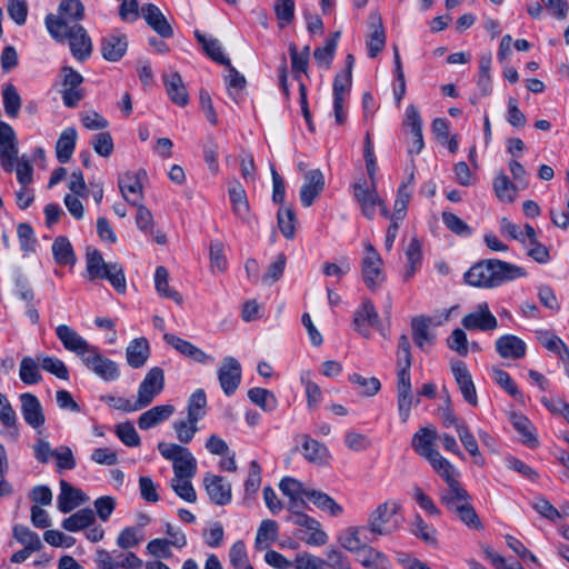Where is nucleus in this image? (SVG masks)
<instances>
[{
  "mask_svg": "<svg viewBox=\"0 0 569 569\" xmlns=\"http://www.w3.org/2000/svg\"><path fill=\"white\" fill-rule=\"evenodd\" d=\"M523 268L499 259H486L475 263L465 274L466 283L478 288H495L503 282L525 277Z\"/></svg>",
  "mask_w": 569,
  "mask_h": 569,
  "instance_id": "obj_1",
  "label": "nucleus"
},
{
  "mask_svg": "<svg viewBox=\"0 0 569 569\" xmlns=\"http://www.w3.org/2000/svg\"><path fill=\"white\" fill-rule=\"evenodd\" d=\"M18 139L14 129L2 121V170L16 172L19 184L29 186L33 182V166L27 154L19 157Z\"/></svg>",
  "mask_w": 569,
  "mask_h": 569,
  "instance_id": "obj_2",
  "label": "nucleus"
},
{
  "mask_svg": "<svg viewBox=\"0 0 569 569\" xmlns=\"http://www.w3.org/2000/svg\"><path fill=\"white\" fill-rule=\"evenodd\" d=\"M86 270L90 281L108 280L118 293L126 292L127 281L122 266L118 262L107 263L98 249L87 250Z\"/></svg>",
  "mask_w": 569,
  "mask_h": 569,
  "instance_id": "obj_3",
  "label": "nucleus"
},
{
  "mask_svg": "<svg viewBox=\"0 0 569 569\" xmlns=\"http://www.w3.org/2000/svg\"><path fill=\"white\" fill-rule=\"evenodd\" d=\"M158 450L160 455L172 462L174 478L177 480L191 479L197 473V460L187 447L159 442Z\"/></svg>",
  "mask_w": 569,
  "mask_h": 569,
  "instance_id": "obj_4",
  "label": "nucleus"
},
{
  "mask_svg": "<svg viewBox=\"0 0 569 569\" xmlns=\"http://www.w3.org/2000/svg\"><path fill=\"white\" fill-rule=\"evenodd\" d=\"M84 18V6L81 0H61L57 14H47L44 22L51 37H61L60 31L67 30L69 23H78Z\"/></svg>",
  "mask_w": 569,
  "mask_h": 569,
  "instance_id": "obj_5",
  "label": "nucleus"
},
{
  "mask_svg": "<svg viewBox=\"0 0 569 569\" xmlns=\"http://www.w3.org/2000/svg\"><path fill=\"white\" fill-rule=\"evenodd\" d=\"M61 37H52L56 41L64 42L69 41L70 50L72 56L78 61L87 60L92 52V41L87 30L79 23L67 28V30L60 31Z\"/></svg>",
  "mask_w": 569,
  "mask_h": 569,
  "instance_id": "obj_6",
  "label": "nucleus"
},
{
  "mask_svg": "<svg viewBox=\"0 0 569 569\" xmlns=\"http://www.w3.org/2000/svg\"><path fill=\"white\" fill-rule=\"evenodd\" d=\"M411 366L402 365L397 366V402L399 416L402 422H407L410 416L411 406L413 403L411 377Z\"/></svg>",
  "mask_w": 569,
  "mask_h": 569,
  "instance_id": "obj_7",
  "label": "nucleus"
},
{
  "mask_svg": "<svg viewBox=\"0 0 569 569\" xmlns=\"http://www.w3.org/2000/svg\"><path fill=\"white\" fill-rule=\"evenodd\" d=\"M401 505L398 501H386L380 503L369 516V531L375 535L386 536L397 529L387 525L400 511Z\"/></svg>",
  "mask_w": 569,
  "mask_h": 569,
  "instance_id": "obj_8",
  "label": "nucleus"
},
{
  "mask_svg": "<svg viewBox=\"0 0 569 569\" xmlns=\"http://www.w3.org/2000/svg\"><path fill=\"white\" fill-rule=\"evenodd\" d=\"M382 259L371 243L366 244V256L361 262L362 279L368 289L375 290L385 279Z\"/></svg>",
  "mask_w": 569,
  "mask_h": 569,
  "instance_id": "obj_9",
  "label": "nucleus"
},
{
  "mask_svg": "<svg viewBox=\"0 0 569 569\" xmlns=\"http://www.w3.org/2000/svg\"><path fill=\"white\" fill-rule=\"evenodd\" d=\"M82 363L104 381H114L120 377V369L116 361L106 358L99 347L83 358Z\"/></svg>",
  "mask_w": 569,
  "mask_h": 569,
  "instance_id": "obj_10",
  "label": "nucleus"
},
{
  "mask_svg": "<svg viewBox=\"0 0 569 569\" xmlns=\"http://www.w3.org/2000/svg\"><path fill=\"white\" fill-rule=\"evenodd\" d=\"M286 520L288 522L293 523L300 528H305L310 531V535L305 538L297 533V537L302 539L309 546H323L328 541V535L320 529V522L308 516L305 512H295V515H289Z\"/></svg>",
  "mask_w": 569,
  "mask_h": 569,
  "instance_id": "obj_11",
  "label": "nucleus"
},
{
  "mask_svg": "<svg viewBox=\"0 0 569 569\" xmlns=\"http://www.w3.org/2000/svg\"><path fill=\"white\" fill-rule=\"evenodd\" d=\"M56 335L63 345L64 349L74 352L81 361L88 357L91 351H96L97 346L90 345L76 330L67 325H60L56 328Z\"/></svg>",
  "mask_w": 569,
  "mask_h": 569,
  "instance_id": "obj_12",
  "label": "nucleus"
},
{
  "mask_svg": "<svg viewBox=\"0 0 569 569\" xmlns=\"http://www.w3.org/2000/svg\"><path fill=\"white\" fill-rule=\"evenodd\" d=\"M242 378L241 365L233 357H226L221 367L218 369V380L226 396H232Z\"/></svg>",
  "mask_w": 569,
  "mask_h": 569,
  "instance_id": "obj_13",
  "label": "nucleus"
},
{
  "mask_svg": "<svg viewBox=\"0 0 569 569\" xmlns=\"http://www.w3.org/2000/svg\"><path fill=\"white\" fill-rule=\"evenodd\" d=\"M164 388V373L160 367L151 368L138 388V398L147 408Z\"/></svg>",
  "mask_w": 569,
  "mask_h": 569,
  "instance_id": "obj_14",
  "label": "nucleus"
},
{
  "mask_svg": "<svg viewBox=\"0 0 569 569\" xmlns=\"http://www.w3.org/2000/svg\"><path fill=\"white\" fill-rule=\"evenodd\" d=\"M353 197L361 207L363 216L372 219L376 214L377 204H382V200L378 197L376 191V183L370 182L368 186L366 179H360L352 186Z\"/></svg>",
  "mask_w": 569,
  "mask_h": 569,
  "instance_id": "obj_15",
  "label": "nucleus"
},
{
  "mask_svg": "<svg viewBox=\"0 0 569 569\" xmlns=\"http://www.w3.org/2000/svg\"><path fill=\"white\" fill-rule=\"evenodd\" d=\"M451 371L465 401L476 407L478 405L477 391L467 365L457 360L451 363Z\"/></svg>",
  "mask_w": 569,
  "mask_h": 569,
  "instance_id": "obj_16",
  "label": "nucleus"
},
{
  "mask_svg": "<svg viewBox=\"0 0 569 569\" xmlns=\"http://www.w3.org/2000/svg\"><path fill=\"white\" fill-rule=\"evenodd\" d=\"M461 323L467 330H493L498 326L496 317L490 312L488 303L481 302L478 305V310L466 315Z\"/></svg>",
  "mask_w": 569,
  "mask_h": 569,
  "instance_id": "obj_17",
  "label": "nucleus"
},
{
  "mask_svg": "<svg viewBox=\"0 0 569 569\" xmlns=\"http://www.w3.org/2000/svg\"><path fill=\"white\" fill-rule=\"evenodd\" d=\"M206 491L217 506H226L232 499L231 485L221 476L207 475L203 479Z\"/></svg>",
  "mask_w": 569,
  "mask_h": 569,
  "instance_id": "obj_18",
  "label": "nucleus"
},
{
  "mask_svg": "<svg viewBox=\"0 0 569 569\" xmlns=\"http://www.w3.org/2000/svg\"><path fill=\"white\" fill-rule=\"evenodd\" d=\"M325 189V176L320 169H313L305 174V182L300 189V201L305 208L312 206Z\"/></svg>",
  "mask_w": 569,
  "mask_h": 569,
  "instance_id": "obj_19",
  "label": "nucleus"
},
{
  "mask_svg": "<svg viewBox=\"0 0 569 569\" xmlns=\"http://www.w3.org/2000/svg\"><path fill=\"white\" fill-rule=\"evenodd\" d=\"M60 493L57 499V507L60 512L69 513L78 506L88 501V496L78 488H74L67 480H60Z\"/></svg>",
  "mask_w": 569,
  "mask_h": 569,
  "instance_id": "obj_20",
  "label": "nucleus"
},
{
  "mask_svg": "<svg viewBox=\"0 0 569 569\" xmlns=\"http://www.w3.org/2000/svg\"><path fill=\"white\" fill-rule=\"evenodd\" d=\"M438 437L437 430L433 427L420 428L411 440V446L416 453L425 459L439 457V451L433 448L435 441Z\"/></svg>",
  "mask_w": 569,
  "mask_h": 569,
  "instance_id": "obj_21",
  "label": "nucleus"
},
{
  "mask_svg": "<svg viewBox=\"0 0 569 569\" xmlns=\"http://www.w3.org/2000/svg\"><path fill=\"white\" fill-rule=\"evenodd\" d=\"M378 321L379 316L373 303L371 300L366 299L355 311L352 325L356 331L368 338L370 336V328L376 326Z\"/></svg>",
  "mask_w": 569,
  "mask_h": 569,
  "instance_id": "obj_22",
  "label": "nucleus"
},
{
  "mask_svg": "<svg viewBox=\"0 0 569 569\" xmlns=\"http://www.w3.org/2000/svg\"><path fill=\"white\" fill-rule=\"evenodd\" d=\"M20 401L21 413L26 423L33 429L41 428L46 422V417L39 399L32 393L24 392L20 395Z\"/></svg>",
  "mask_w": 569,
  "mask_h": 569,
  "instance_id": "obj_23",
  "label": "nucleus"
},
{
  "mask_svg": "<svg viewBox=\"0 0 569 569\" xmlns=\"http://www.w3.org/2000/svg\"><path fill=\"white\" fill-rule=\"evenodd\" d=\"M141 14L147 24L156 31L161 38L169 39L173 37V29L168 22L161 10L153 3H147L141 8Z\"/></svg>",
  "mask_w": 569,
  "mask_h": 569,
  "instance_id": "obj_24",
  "label": "nucleus"
},
{
  "mask_svg": "<svg viewBox=\"0 0 569 569\" xmlns=\"http://www.w3.org/2000/svg\"><path fill=\"white\" fill-rule=\"evenodd\" d=\"M163 339L169 346H171L178 352L196 362L206 363L208 361L213 360L211 356L207 355L204 351H202L191 342L177 337L176 335L166 333L163 336Z\"/></svg>",
  "mask_w": 569,
  "mask_h": 569,
  "instance_id": "obj_25",
  "label": "nucleus"
},
{
  "mask_svg": "<svg viewBox=\"0 0 569 569\" xmlns=\"http://www.w3.org/2000/svg\"><path fill=\"white\" fill-rule=\"evenodd\" d=\"M127 48L128 41L124 34H108L100 41L101 54L108 61H119L124 56Z\"/></svg>",
  "mask_w": 569,
  "mask_h": 569,
  "instance_id": "obj_26",
  "label": "nucleus"
},
{
  "mask_svg": "<svg viewBox=\"0 0 569 569\" xmlns=\"http://www.w3.org/2000/svg\"><path fill=\"white\" fill-rule=\"evenodd\" d=\"M496 350L501 358L516 360L525 357L527 346L517 336L505 335L497 339Z\"/></svg>",
  "mask_w": 569,
  "mask_h": 569,
  "instance_id": "obj_27",
  "label": "nucleus"
},
{
  "mask_svg": "<svg viewBox=\"0 0 569 569\" xmlns=\"http://www.w3.org/2000/svg\"><path fill=\"white\" fill-rule=\"evenodd\" d=\"M144 178H147V171L144 169H139L136 173L126 172L119 178L118 186L126 201L133 206L137 204V201L131 200L128 193L137 194L139 199L142 198L141 180Z\"/></svg>",
  "mask_w": 569,
  "mask_h": 569,
  "instance_id": "obj_28",
  "label": "nucleus"
},
{
  "mask_svg": "<svg viewBox=\"0 0 569 569\" xmlns=\"http://www.w3.org/2000/svg\"><path fill=\"white\" fill-rule=\"evenodd\" d=\"M150 357V345L147 338H136L128 345L126 349V358L128 365L138 369L146 365Z\"/></svg>",
  "mask_w": 569,
  "mask_h": 569,
  "instance_id": "obj_29",
  "label": "nucleus"
},
{
  "mask_svg": "<svg viewBox=\"0 0 569 569\" xmlns=\"http://www.w3.org/2000/svg\"><path fill=\"white\" fill-rule=\"evenodd\" d=\"M163 83L169 99L179 107H184L189 102V94L184 87L181 76L178 72H171L163 76Z\"/></svg>",
  "mask_w": 569,
  "mask_h": 569,
  "instance_id": "obj_30",
  "label": "nucleus"
},
{
  "mask_svg": "<svg viewBox=\"0 0 569 569\" xmlns=\"http://www.w3.org/2000/svg\"><path fill=\"white\" fill-rule=\"evenodd\" d=\"M467 500H471V496L458 479L448 482L447 489L440 493V502L447 508L448 511H451Z\"/></svg>",
  "mask_w": 569,
  "mask_h": 569,
  "instance_id": "obj_31",
  "label": "nucleus"
},
{
  "mask_svg": "<svg viewBox=\"0 0 569 569\" xmlns=\"http://www.w3.org/2000/svg\"><path fill=\"white\" fill-rule=\"evenodd\" d=\"M511 425L516 431L522 436L521 442L530 449L539 447V440L536 435V428L532 422L522 413H512L510 417Z\"/></svg>",
  "mask_w": 569,
  "mask_h": 569,
  "instance_id": "obj_32",
  "label": "nucleus"
},
{
  "mask_svg": "<svg viewBox=\"0 0 569 569\" xmlns=\"http://www.w3.org/2000/svg\"><path fill=\"white\" fill-rule=\"evenodd\" d=\"M173 412L174 407L172 405H160L152 407L138 418V427L141 430H148L169 419Z\"/></svg>",
  "mask_w": 569,
  "mask_h": 569,
  "instance_id": "obj_33",
  "label": "nucleus"
},
{
  "mask_svg": "<svg viewBox=\"0 0 569 569\" xmlns=\"http://www.w3.org/2000/svg\"><path fill=\"white\" fill-rule=\"evenodd\" d=\"M358 553L357 560L366 569H392L391 561L382 551L367 546Z\"/></svg>",
  "mask_w": 569,
  "mask_h": 569,
  "instance_id": "obj_34",
  "label": "nucleus"
},
{
  "mask_svg": "<svg viewBox=\"0 0 569 569\" xmlns=\"http://www.w3.org/2000/svg\"><path fill=\"white\" fill-rule=\"evenodd\" d=\"M368 530L369 528L366 527H350L341 533L339 541L348 551L360 552L361 549L368 546L366 536Z\"/></svg>",
  "mask_w": 569,
  "mask_h": 569,
  "instance_id": "obj_35",
  "label": "nucleus"
},
{
  "mask_svg": "<svg viewBox=\"0 0 569 569\" xmlns=\"http://www.w3.org/2000/svg\"><path fill=\"white\" fill-rule=\"evenodd\" d=\"M76 140L77 130L73 127L62 131L56 144V156L60 163L69 162L76 148Z\"/></svg>",
  "mask_w": 569,
  "mask_h": 569,
  "instance_id": "obj_36",
  "label": "nucleus"
},
{
  "mask_svg": "<svg viewBox=\"0 0 569 569\" xmlns=\"http://www.w3.org/2000/svg\"><path fill=\"white\" fill-rule=\"evenodd\" d=\"M430 323L431 318L427 316H418L411 320L412 339L420 349H423L425 343L435 342V336L429 332Z\"/></svg>",
  "mask_w": 569,
  "mask_h": 569,
  "instance_id": "obj_37",
  "label": "nucleus"
},
{
  "mask_svg": "<svg viewBox=\"0 0 569 569\" xmlns=\"http://www.w3.org/2000/svg\"><path fill=\"white\" fill-rule=\"evenodd\" d=\"M52 254L54 262L59 266H73L76 254L71 242L64 236H59L52 243Z\"/></svg>",
  "mask_w": 569,
  "mask_h": 569,
  "instance_id": "obj_38",
  "label": "nucleus"
},
{
  "mask_svg": "<svg viewBox=\"0 0 569 569\" xmlns=\"http://www.w3.org/2000/svg\"><path fill=\"white\" fill-rule=\"evenodd\" d=\"M96 521L93 511L90 508L81 509L62 520V528L70 532H77L91 527Z\"/></svg>",
  "mask_w": 569,
  "mask_h": 569,
  "instance_id": "obj_39",
  "label": "nucleus"
},
{
  "mask_svg": "<svg viewBox=\"0 0 569 569\" xmlns=\"http://www.w3.org/2000/svg\"><path fill=\"white\" fill-rule=\"evenodd\" d=\"M2 106L8 118L17 119L22 107V99L18 89L11 83L2 88Z\"/></svg>",
  "mask_w": 569,
  "mask_h": 569,
  "instance_id": "obj_40",
  "label": "nucleus"
},
{
  "mask_svg": "<svg viewBox=\"0 0 569 569\" xmlns=\"http://www.w3.org/2000/svg\"><path fill=\"white\" fill-rule=\"evenodd\" d=\"M302 456L310 462L322 463L328 453L327 447L308 435H301Z\"/></svg>",
  "mask_w": 569,
  "mask_h": 569,
  "instance_id": "obj_41",
  "label": "nucleus"
},
{
  "mask_svg": "<svg viewBox=\"0 0 569 569\" xmlns=\"http://www.w3.org/2000/svg\"><path fill=\"white\" fill-rule=\"evenodd\" d=\"M306 499L321 511H328L332 517H338L343 512V508L333 498L320 490L309 489Z\"/></svg>",
  "mask_w": 569,
  "mask_h": 569,
  "instance_id": "obj_42",
  "label": "nucleus"
},
{
  "mask_svg": "<svg viewBox=\"0 0 569 569\" xmlns=\"http://www.w3.org/2000/svg\"><path fill=\"white\" fill-rule=\"evenodd\" d=\"M194 37L211 60L221 66L230 64V59L223 54L222 47L218 39H207L200 31H196Z\"/></svg>",
  "mask_w": 569,
  "mask_h": 569,
  "instance_id": "obj_43",
  "label": "nucleus"
},
{
  "mask_svg": "<svg viewBox=\"0 0 569 569\" xmlns=\"http://www.w3.org/2000/svg\"><path fill=\"white\" fill-rule=\"evenodd\" d=\"M249 400L261 408L264 412H271L277 409L278 400L274 393L268 389L253 387L248 390Z\"/></svg>",
  "mask_w": 569,
  "mask_h": 569,
  "instance_id": "obj_44",
  "label": "nucleus"
},
{
  "mask_svg": "<svg viewBox=\"0 0 569 569\" xmlns=\"http://www.w3.org/2000/svg\"><path fill=\"white\" fill-rule=\"evenodd\" d=\"M154 286L160 296L171 299L177 303H182V296L177 290L169 288V272L166 267H157L154 272Z\"/></svg>",
  "mask_w": 569,
  "mask_h": 569,
  "instance_id": "obj_45",
  "label": "nucleus"
},
{
  "mask_svg": "<svg viewBox=\"0 0 569 569\" xmlns=\"http://www.w3.org/2000/svg\"><path fill=\"white\" fill-rule=\"evenodd\" d=\"M207 396L203 389H197L188 399L189 422H198L206 416Z\"/></svg>",
  "mask_w": 569,
  "mask_h": 569,
  "instance_id": "obj_46",
  "label": "nucleus"
},
{
  "mask_svg": "<svg viewBox=\"0 0 569 569\" xmlns=\"http://www.w3.org/2000/svg\"><path fill=\"white\" fill-rule=\"evenodd\" d=\"M309 46H306L301 52L298 51L297 46L292 42L289 44V54L291 59V68L293 78L300 82L301 73L307 71L309 62Z\"/></svg>",
  "mask_w": 569,
  "mask_h": 569,
  "instance_id": "obj_47",
  "label": "nucleus"
},
{
  "mask_svg": "<svg viewBox=\"0 0 569 569\" xmlns=\"http://www.w3.org/2000/svg\"><path fill=\"white\" fill-rule=\"evenodd\" d=\"M450 512L457 515L459 520L466 525L470 529L481 530L483 529V525L476 512L473 506L471 505V500H467L463 503H460L458 507L452 509Z\"/></svg>",
  "mask_w": 569,
  "mask_h": 569,
  "instance_id": "obj_48",
  "label": "nucleus"
},
{
  "mask_svg": "<svg viewBox=\"0 0 569 569\" xmlns=\"http://www.w3.org/2000/svg\"><path fill=\"white\" fill-rule=\"evenodd\" d=\"M372 31L367 40L368 56L376 58L386 46V32L380 19L377 23H371Z\"/></svg>",
  "mask_w": 569,
  "mask_h": 569,
  "instance_id": "obj_49",
  "label": "nucleus"
},
{
  "mask_svg": "<svg viewBox=\"0 0 569 569\" xmlns=\"http://www.w3.org/2000/svg\"><path fill=\"white\" fill-rule=\"evenodd\" d=\"M411 533L431 547L438 546L437 530L417 515L411 527Z\"/></svg>",
  "mask_w": 569,
  "mask_h": 569,
  "instance_id": "obj_50",
  "label": "nucleus"
},
{
  "mask_svg": "<svg viewBox=\"0 0 569 569\" xmlns=\"http://www.w3.org/2000/svg\"><path fill=\"white\" fill-rule=\"evenodd\" d=\"M493 190L499 200L512 202L516 198L517 184L511 182L507 174L500 173L493 180Z\"/></svg>",
  "mask_w": 569,
  "mask_h": 569,
  "instance_id": "obj_51",
  "label": "nucleus"
},
{
  "mask_svg": "<svg viewBox=\"0 0 569 569\" xmlns=\"http://www.w3.org/2000/svg\"><path fill=\"white\" fill-rule=\"evenodd\" d=\"M19 377L26 385H37L42 377L39 370V363L31 357L22 358L20 362Z\"/></svg>",
  "mask_w": 569,
  "mask_h": 569,
  "instance_id": "obj_52",
  "label": "nucleus"
},
{
  "mask_svg": "<svg viewBox=\"0 0 569 569\" xmlns=\"http://www.w3.org/2000/svg\"><path fill=\"white\" fill-rule=\"evenodd\" d=\"M278 227L282 236L293 239L296 234V213L292 208H280L277 213Z\"/></svg>",
  "mask_w": 569,
  "mask_h": 569,
  "instance_id": "obj_53",
  "label": "nucleus"
},
{
  "mask_svg": "<svg viewBox=\"0 0 569 569\" xmlns=\"http://www.w3.org/2000/svg\"><path fill=\"white\" fill-rule=\"evenodd\" d=\"M229 197L236 216L247 220L249 217V203L244 189L241 186L230 188Z\"/></svg>",
  "mask_w": 569,
  "mask_h": 569,
  "instance_id": "obj_54",
  "label": "nucleus"
},
{
  "mask_svg": "<svg viewBox=\"0 0 569 569\" xmlns=\"http://www.w3.org/2000/svg\"><path fill=\"white\" fill-rule=\"evenodd\" d=\"M202 153L210 172L217 174L219 171V144L213 136H208L203 141Z\"/></svg>",
  "mask_w": 569,
  "mask_h": 569,
  "instance_id": "obj_55",
  "label": "nucleus"
},
{
  "mask_svg": "<svg viewBox=\"0 0 569 569\" xmlns=\"http://www.w3.org/2000/svg\"><path fill=\"white\" fill-rule=\"evenodd\" d=\"M13 537L27 547V550L39 551L43 545L37 532L30 530L28 527L17 525L13 528Z\"/></svg>",
  "mask_w": 569,
  "mask_h": 569,
  "instance_id": "obj_56",
  "label": "nucleus"
},
{
  "mask_svg": "<svg viewBox=\"0 0 569 569\" xmlns=\"http://www.w3.org/2000/svg\"><path fill=\"white\" fill-rule=\"evenodd\" d=\"M13 293L26 302L34 300V291L26 274L20 269L14 270L13 276Z\"/></svg>",
  "mask_w": 569,
  "mask_h": 569,
  "instance_id": "obj_57",
  "label": "nucleus"
},
{
  "mask_svg": "<svg viewBox=\"0 0 569 569\" xmlns=\"http://www.w3.org/2000/svg\"><path fill=\"white\" fill-rule=\"evenodd\" d=\"M340 37V32L337 31L332 34L331 38L326 40L325 47L316 48L313 51V58L318 64H325L326 68H329L331 61L333 60L337 40Z\"/></svg>",
  "mask_w": 569,
  "mask_h": 569,
  "instance_id": "obj_58",
  "label": "nucleus"
},
{
  "mask_svg": "<svg viewBox=\"0 0 569 569\" xmlns=\"http://www.w3.org/2000/svg\"><path fill=\"white\" fill-rule=\"evenodd\" d=\"M37 361L40 362L43 370L54 375L57 378L62 380L69 379V370L64 362L59 358L41 355L37 357Z\"/></svg>",
  "mask_w": 569,
  "mask_h": 569,
  "instance_id": "obj_59",
  "label": "nucleus"
},
{
  "mask_svg": "<svg viewBox=\"0 0 569 569\" xmlns=\"http://www.w3.org/2000/svg\"><path fill=\"white\" fill-rule=\"evenodd\" d=\"M458 436L463 445L465 449L476 458V463L482 465L483 463V457L481 456L478 447V442L475 438V436L469 430V427L467 425H459L458 426Z\"/></svg>",
  "mask_w": 569,
  "mask_h": 569,
  "instance_id": "obj_60",
  "label": "nucleus"
},
{
  "mask_svg": "<svg viewBox=\"0 0 569 569\" xmlns=\"http://www.w3.org/2000/svg\"><path fill=\"white\" fill-rule=\"evenodd\" d=\"M492 378L497 385H499L509 396H511L516 400L522 399V393L518 389L515 381L511 379L510 375L499 368L492 369Z\"/></svg>",
  "mask_w": 569,
  "mask_h": 569,
  "instance_id": "obj_61",
  "label": "nucleus"
},
{
  "mask_svg": "<svg viewBox=\"0 0 569 569\" xmlns=\"http://www.w3.org/2000/svg\"><path fill=\"white\" fill-rule=\"evenodd\" d=\"M441 217L445 226L455 234L463 238L470 237L472 234V228L457 214L443 211Z\"/></svg>",
  "mask_w": 569,
  "mask_h": 569,
  "instance_id": "obj_62",
  "label": "nucleus"
},
{
  "mask_svg": "<svg viewBox=\"0 0 569 569\" xmlns=\"http://www.w3.org/2000/svg\"><path fill=\"white\" fill-rule=\"evenodd\" d=\"M430 465L432 466L433 470L443 479L446 483L451 482V480L457 479L458 471L453 467V465L450 463L449 460L443 458L440 453L439 457H432L428 460Z\"/></svg>",
  "mask_w": 569,
  "mask_h": 569,
  "instance_id": "obj_63",
  "label": "nucleus"
},
{
  "mask_svg": "<svg viewBox=\"0 0 569 569\" xmlns=\"http://www.w3.org/2000/svg\"><path fill=\"white\" fill-rule=\"evenodd\" d=\"M352 84V76L349 71L339 72L333 80L332 96L333 99L346 100L349 96Z\"/></svg>",
  "mask_w": 569,
  "mask_h": 569,
  "instance_id": "obj_64",
  "label": "nucleus"
}]
</instances>
